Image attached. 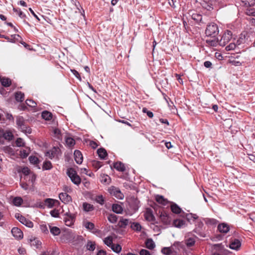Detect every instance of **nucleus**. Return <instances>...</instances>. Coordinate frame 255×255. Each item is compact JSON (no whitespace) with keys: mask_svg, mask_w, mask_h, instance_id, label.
Listing matches in <instances>:
<instances>
[{"mask_svg":"<svg viewBox=\"0 0 255 255\" xmlns=\"http://www.w3.org/2000/svg\"><path fill=\"white\" fill-rule=\"evenodd\" d=\"M219 32L218 25L216 23L212 22L207 25L205 33L207 36L215 37L218 34Z\"/></svg>","mask_w":255,"mask_h":255,"instance_id":"obj_1","label":"nucleus"},{"mask_svg":"<svg viewBox=\"0 0 255 255\" xmlns=\"http://www.w3.org/2000/svg\"><path fill=\"white\" fill-rule=\"evenodd\" d=\"M67 174L73 183L76 185L80 184L81 180L77 175L76 171L73 168H69L67 170Z\"/></svg>","mask_w":255,"mask_h":255,"instance_id":"obj_2","label":"nucleus"},{"mask_svg":"<svg viewBox=\"0 0 255 255\" xmlns=\"http://www.w3.org/2000/svg\"><path fill=\"white\" fill-rule=\"evenodd\" d=\"M232 33L230 30H226L219 40V44L221 46H225L232 38Z\"/></svg>","mask_w":255,"mask_h":255,"instance_id":"obj_3","label":"nucleus"},{"mask_svg":"<svg viewBox=\"0 0 255 255\" xmlns=\"http://www.w3.org/2000/svg\"><path fill=\"white\" fill-rule=\"evenodd\" d=\"M61 154V150L58 147L54 146L52 149L46 152L45 155L50 159L58 158Z\"/></svg>","mask_w":255,"mask_h":255,"instance_id":"obj_4","label":"nucleus"},{"mask_svg":"<svg viewBox=\"0 0 255 255\" xmlns=\"http://www.w3.org/2000/svg\"><path fill=\"white\" fill-rule=\"evenodd\" d=\"M108 191L111 195L114 196L119 199H123L124 198V196L123 194L121 192L120 190L117 187L112 186L109 188Z\"/></svg>","mask_w":255,"mask_h":255,"instance_id":"obj_5","label":"nucleus"},{"mask_svg":"<svg viewBox=\"0 0 255 255\" xmlns=\"http://www.w3.org/2000/svg\"><path fill=\"white\" fill-rule=\"evenodd\" d=\"M15 217L21 223L25 225L26 227L29 228L33 227V223L31 221L26 219L24 217L22 216L20 214H16Z\"/></svg>","mask_w":255,"mask_h":255,"instance_id":"obj_6","label":"nucleus"},{"mask_svg":"<svg viewBox=\"0 0 255 255\" xmlns=\"http://www.w3.org/2000/svg\"><path fill=\"white\" fill-rule=\"evenodd\" d=\"M16 123L18 127L22 131H26V127L25 125V120L22 117H17Z\"/></svg>","mask_w":255,"mask_h":255,"instance_id":"obj_7","label":"nucleus"},{"mask_svg":"<svg viewBox=\"0 0 255 255\" xmlns=\"http://www.w3.org/2000/svg\"><path fill=\"white\" fill-rule=\"evenodd\" d=\"M203 225H204L202 222H198L197 224L196 225L195 228L193 230L194 232H195V233H196L199 236L202 237H205V234L202 230Z\"/></svg>","mask_w":255,"mask_h":255,"instance_id":"obj_8","label":"nucleus"},{"mask_svg":"<svg viewBox=\"0 0 255 255\" xmlns=\"http://www.w3.org/2000/svg\"><path fill=\"white\" fill-rule=\"evenodd\" d=\"M129 208L131 211V212L129 211V213H127V214L131 215L138 210L139 208V201L136 200L132 201L129 203Z\"/></svg>","mask_w":255,"mask_h":255,"instance_id":"obj_9","label":"nucleus"},{"mask_svg":"<svg viewBox=\"0 0 255 255\" xmlns=\"http://www.w3.org/2000/svg\"><path fill=\"white\" fill-rule=\"evenodd\" d=\"M11 232L13 236L16 239L20 240L23 238V233L19 228L14 227L12 229Z\"/></svg>","mask_w":255,"mask_h":255,"instance_id":"obj_10","label":"nucleus"},{"mask_svg":"<svg viewBox=\"0 0 255 255\" xmlns=\"http://www.w3.org/2000/svg\"><path fill=\"white\" fill-rule=\"evenodd\" d=\"M59 198L60 200L64 203L66 204L72 200V198L70 196H69L66 193H61L59 195Z\"/></svg>","mask_w":255,"mask_h":255,"instance_id":"obj_11","label":"nucleus"},{"mask_svg":"<svg viewBox=\"0 0 255 255\" xmlns=\"http://www.w3.org/2000/svg\"><path fill=\"white\" fill-rule=\"evenodd\" d=\"M74 221V215L71 214H66V217L64 218L65 225L67 226H72Z\"/></svg>","mask_w":255,"mask_h":255,"instance_id":"obj_12","label":"nucleus"},{"mask_svg":"<svg viewBox=\"0 0 255 255\" xmlns=\"http://www.w3.org/2000/svg\"><path fill=\"white\" fill-rule=\"evenodd\" d=\"M74 155L76 162L79 164H81L83 162V155L81 152L78 150H76Z\"/></svg>","mask_w":255,"mask_h":255,"instance_id":"obj_13","label":"nucleus"},{"mask_svg":"<svg viewBox=\"0 0 255 255\" xmlns=\"http://www.w3.org/2000/svg\"><path fill=\"white\" fill-rule=\"evenodd\" d=\"M241 243L240 240L238 239H234L233 240L230 245V248L231 249L238 250L241 247Z\"/></svg>","mask_w":255,"mask_h":255,"instance_id":"obj_14","label":"nucleus"},{"mask_svg":"<svg viewBox=\"0 0 255 255\" xmlns=\"http://www.w3.org/2000/svg\"><path fill=\"white\" fill-rule=\"evenodd\" d=\"M229 226L225 223H222L218 225V230L221 233H227L229 231Z\"/></svg>","mask_w":255,"mask_h":255,"instance_id":"obj_15","label":"nucleus"},{"mask_svg":"<svg viewBox=\"0 0 255 255\" xmlns=\"http://www.w3.org/2000/svg\"><path fill=\"white\" fill-rule=\"evenodd\" d=\"M30 245L36 249H38L41 247V242L37 238H31L29 239Z\"/></svg>","mask_w":255,"mask_h":255,"instance_id":"obj_16","label":"nucleus"},{"mask_svg":"<svg viewBox=\"0 0 255 255\" xmlns=\"http://www.w3.org/2000/svg\"><path fill=\"white\" fill-rule=\"evenodd\" d=\"M114 167L119 171L124 172L126 170L125 165L120 161L115 163Z\"/></svg>","mask_w":255,"mask_h":255,"instance_id":"obj_17","label":"nucleus"},{"mask_svg":"<svg viewBox=\"0 0 255 255\" xmlns=\"http://www.w3.org/2000/svg\"><path fill=\"white\" fill-rule=\"evenodd\" d=\"M186 222L181 219H176L173 221V225L175 227L181 228L185 226Z\"/></svg>","mask_w":255,"mask_h":255,"instance_id":"obj_18","label":"nucleus"},{"mask_svg":"<svg viewBox=\"0 0 255 255\" xmlns=\"http://www.w3.org/2000/svg\"><path fill=\"white\" fill-rule=\"evenodd\" d=\"M156 201L159 204L162 205H166L168 204V201L166 199H165L163 196L157 195L155 197Z\"/></svg>","mask_w":255,"mask_h":255,"instance_id":"obj_19","label":"nucleus"},{"mask_svg":"<svg viewBox=\"0 0 255 255\" xmlns=\"http://www.w3.org/2000/svg\"><path fill=\"white\" fill-rule=\"evenodd\" d=\"M161 221L165 224H167L170 222L169 218L165 212H161L160 215Z\"/></svg>","mask_w":255,"mask_h":255,"instance_id":"obj_20","label":"nucleus"},{"mask_svg":"<svg viewBox=\"0 0 255 255\" xmlns=\"http://www.w3.org/2000/svg\"><path fill=\"white\" fill-rule=\"evenodd\" d=\"M49 228L50 229V233L53 236H58L60 234L61 231L59 228L57 227L52 226L50 225H49Z\"/></svg>","mask_w":255,"mask_h":255,"instance_id":"obj_21","label":"nucleus"},{"mask_svg":"<svg viewBox=\"0 0 255 255\" xmlns=\"http://www.w3.org/2000/svg\"><path fill=\"white\" fill-rule=\"evenodd\" d=\"M112 210L116 213L120 214L122 213L123 209L120 205L114 204L112 206Z\"/></svg>","mask_w":255,"mask_h":255,"instance_id":"obj_22","label":"nucleus"},{"mask_svg":"<svg viewBox=\"0 0 255 255\" xmlns=\"http://www.w3.org/2000/svg\"><path fill=\"white\" fill-rule=\"evenodd\" d=\"M41 116L46 121H50L52 118V114L47 111H43L42 113Z\"/></svg>","mask_w":255,"mask_h":255,"instance_id":"obj_23","label":"nucleus"},{"mask_svg":"<svg viewBox=\"0 0 255 255\" xmlns=\"http://www.w3.org/2000/svg\"><path fill=\"white\" fill-rule=\"evenodd\" d=\"M58 201L57 200H54V199H50V198L46 199L45 200V204L48 208H52L54 206L55 203H58Z\"/></svg>","mask_w":255,"mask_h":255,"instance_id":"obj_24","label":"nucleus"},{"mask_svg":"<svg viewBox=\"0 0 255 255\" xmlns=\"http://www.w3.org/2000/svg\"><path fill=\"white\" fill-rule=\"evenodd\" d=\"M97 153L101 159H104L107 156V153L106 150L103 148H101L98 149Z\"/></svg>","mask_w":255,"mask_h":255,"instance_id":"obj_25","label":"nucleus"},{"mask_svg":"<svg viewBox=\"0 0 255 255\" xmlns=\"http://www.w3.org/2000/svg\"><path fill=\"white\" fill-rule=\"evenodd\" d=\"M219 40L216 38L208 39L206 40V43L211 46H216L219 44Z\"/></svg>","mask_w":255,"mask_h":255,"instance_id":"obj_26","label":"nucleus"},{"mask_svg":"<svg viewBox=\"0 0 255 255\" xmlns=\"http://www.w3.org/2000/svg\"><path fill=\"white\" fill-rule=\"evenodd\" d=\"M146 247L150 250L153 249L155 247V244L151 239H148L145 242Z\"/></svg>","mask_w":255,"mask_h":255,"instance_id":"obj_27","label":"nucleus"},{"mask_svg":"<svg viewBox=\"0 0 255 255\" xmlns=\"http://www.w3.org/2000/svg\"><path fill=\"white\" fill-rule=\"evenodd\" d=\"M15 98L17 102H22L24 100V94L21 92H17L15 94Z\"/></svg>","mask_w":255,"mask_h":255,"instance_id":"obj_28","label":"nucleus"},{"mask_svg":"<svg viewBox=\"0 0 255 255\" xmlns=\"http://www.w3.org/2000/svg\"><path fill=\"white\" fill-rule=\"evenodd\" d=\"M195 243V237H189L185 240V244L188 247H192L194 245Z\"/></svg>","mask_w":255,"mask_h":255,"instance_id":"obj_29","label":"nucleus"},{"mask_svg":"<svg viewBox=\"0 0 255 255\" xmlns=\"http://www.w3.org/2000/svg\"><path fill=\"white\" fill-rule=\"evenodd\" d=\"M0 82L1 85L5 87H9L11 85V81L9 78H1Z\"/></svg>","mask_w":255,"mask_h":255,"instance_id":"obj_30","label":"nucleus"},{"mask_svg":"<svg viewBox=\"0 0 255 255\" xmlns=\"http://www.w3.org/2000/svg\"><path fill=\"white\" fill-rule=\"evenodd\" d=\"M171 210L173 213L175 214H179L181 211V208L176 204L171 205Z\"/></svg>","mask_w":255,"mask_h":255,"instance_id":"obj_31","label":"nucleus"},{"mask_svg":"<svg viewBox=\"0 0 255 255\" xmlns=\"http://www.w3.org/2000/svg\"><path fill=\"white\" fill-rule=\"evenodd\" d=\"M83 226L85 228L89 230H92L94 229L95 225L94 223L86 221L83 222Z\"/></svg>","mask_w":255,"mask_h":255,"instance_id":"obj_32","label":"nucleus"},{"mask_svg":"<svg viewBox=\"0 0 255 255\" xmlns=\"http://www.w3.org/2000/svg\"><path fill=\"white\" fill-rule=\"evenodd\" d=\"M65 142L66 145L69 147H72L75 144V140L73 138L70 137H67L65 138Z\"/></svg>","mask_w":255,"mask_h":255,"instance_id":"obj_33","label":"nucleus"},{"mask_svg":"<svg viewBox=\"0 0 255 255\" xmlns=\"http://www.w3.org/2000/svg\"><path fill=\"white\" fill-rule=\"evenodd\" d=\"M129 223V220L122 218L119 222V226L121 228H125Z\"/></svg>","mask_w":255,"mask_h":255,"instance_id":"obj_34","label":"nucleus"},{"mask_svg":"<svg viewBox=\"0 0 255 255\" xmlns=\"http://www.w3.org/2000/svg\"><path fill=\"white\" fill-rule=\"evenodd\" d=\"M83 207L84 211L86 212L91 211L94 209V206L93 205H91L86 202L83 203Z\"/></svg>","mask_w":255,"mask_h":255,"instance_id":"obj_35","label":"nucleus"},{"mask_svg":"<svg viewBox=\"0 0 255 255\" xmlns=\"http://www.w3.org/2000/svg\"><path fill=\"white\" fill-rule=\"evenodd\" d=\"M242 2L246 6H253L255 4V0H242Z\"/></svg>","mask_w":255,"mask_h":255,"instance_id":"obj_36","label":"nucleus"},{"mask_svg":"<svg viewBox=\"0 0 255 255\" xmlns=\"http://www.w3.org/2000/svg\"><path fill=\"white\" fill-rule=\"evenodd\" d=\"M110 248L114 252L117 253H120L122 250V247L119 244H113Z\"/></svg>","mask_w":255,"mask_h":255,"instance_id":"obj_37","label":"nucleus"},{"mask_svg":"<svg viewBox=\"0 0 255 255\" xmlns=\"http://www.w3.org/2000/svg\"><path fill=\"white\" fill-rule=\"evenodd\" d=\"M145 218L149 221H153L154 220V217L150 211H146L145 214Z\"/></svg>","mask_w":255,"mask_h":255,"instance_id":"obj_38","label":"nucleus"},{"mask_svg":"<svg viewBox=\"0 0 255 255\" xmlns=\"http://www.w3.org/2000/svg\"><path fill=\"white\" fill-rule=\"evenodd\" d=\"M12 202L15 206H19L22 204L23 200L21 197H16L13 199Z\"/></svg>","mask_w":255,"mask_h":255,"instance_id":"obj_39","label":"nucleus"},{"mask_svg":"<svg viewBox=\"0 0 255 255\" xmlns=\"http://www.w3.org/2000/svg\"><path fill=\"white\" fill-rule=\"evenodd\" d=\"M205 223L208 225H215L217 224L218 221L214 219L206 218L205 219Z\"/></svg>","mask_w":255,"mask_h":255,"instance_id":"obj_40","label":"nucleus"},{"mask_svg":"<svg viewBox=\"0 0 255 255\" xmlns=\"http://www.w3.org/2000/svg\"><path fill=\"white\" fill-rule=\"evenodd\" d=\"M52 167V163L49 161H45L44 162L42 168L44 170H49Z\"/></svg>","mask_w":255,"mask_h":255,"instance_id":"obj_41","label":"nucleus"},{"mask_svg":"<svg viewBox=\"0 0 255 255\" xmlns=\"http://www.w3.org/2000/svg\"><path fill=\"white\" fill-rule=\"evenodd\" d=\"M104 242V243L109 247H111L112 246V245L113 244V238L111 236H108V237H106L105 239Z\"/></svg>","mask_w":255,"mask_h":255,"instance_id":"obj_42","label":"nucleus"},{"mask_svg":"<svg viewBox=\"0 0 255 255\" xmlns=\"http://www.w3.org/2000/svg\"><path fill=\"white\" fill-rule=\"evenodd\" d=\"M131 228L136 231H140L141 229V226L138 223H133L131 224Z\"/></svg>","mask_w":255,"mask_h":255,"instance_id":"obj_43","label":"nucleus"},{"mask_svg":"<svg viewBox=\"0 0 255 255\" xmlns=\"http://www.w3.org/2000/svg\"><path fill=\"white\" fill-rule=\"evenodd\" d=\"M29 153V149L28 148L23 149L20 151L19 155L22 158L26 157Z\"/></svg>","mask_w":255,"mask_h":255,"instance_id":"obj_44","label":"nucleus"},{"mask_svg":"<svg viewBox=\"0 0 255 255\" xmlns=\"http://www.w3.org/2000/svg\"><path fill=\"white\" fill-rule=\"evenodd\" d=\"M109 221L112 223H115L118 220L117 216L115 214H110L108 217Z\"/></svg>","mask_w":255,"mask_h":255,"instance_id":"obj_45","label":"nucleus"},{"mask_svg":"<svg viewBox=\"0 0 255 255\" xmlns=\"http://www.w3.org/2000/svg\"><path fill=\"white\" fill-rule=\"evenodd\" d=\"M87 249L93 251L95 249V244L94 242L88 241L86 246Z\"/></svg>","mask_w":255,"mask_h":255,"instance_id":"obj_46","label":"nucleus"},{"mask_svg":"<svg viewBox=\"0 0 255 255\" xmlns=\"http://www.w3.org/2000/svg\"><path fill=\"white\" fill-rule=\"evenodd\" d=\"M192 19L196 22H200L202 20V16L201 14L198 13H193L192 15Z\"/></svg>","mask_w":255,"mask_h":255,"instance_id":"obj_47","label":"nucleus"},{"mask_svg":"<svg viewBox=\"0 0 255 255\" xmlns=\"http://www.w3.org/2000/svg\"><path fill=\"white\" fill-rule=\"evenodd\" d=\"M95 201L97 203H98L102 205L104 204L105 200H104L103 196L102 195H98L96 197Z\"/></svg>","mask_w":255,"mask_h":255,"instance_id":"obj_48","label":"nucleus"},{"mask_svg":"<svg viewBox=\"0 0 255 255\" xmlns=\"http://www.w3.org/2000/svg\"><path fill=\"white\" fill-rule=\"evenodd\" d=\"M161 252L163 254L166 255H171L172 254V251L170 248L164 247L162 250Z\"/></svg>","mask_w":255,"mask_h":255,"instance_id":"obj_49","label":"nucleus"},{"mask_svg":"<svg viewBox=\"0 0 255 255\" xmlns=\"http://www.w3.org/2000/svg\"><path fill=\"white\" fill-rule=\"evenodd\" d=\"M3 137L5 139L10 140L12 139L13 134L10 131H5L3 133Z\"/></svg>","mask_w":255,"mask_h":255,"instance_id":"obj_50","label":"nucleus"},{"mask_svg":"<svg viewBox=\"0 0 255 255\" xmlns=\"http://www.w3.org/2000/svg\"><path fill=\"white\" fill-rule=\"evenodd\" d=\"M53 132L55 136L58 139H61L62 136L61 134V131L58 128H55L53 130Z\"/></svg>","mask_w":255,"mask_h":255,"instance_id":"obj_51","label":"nucleus"},{"mask_svg":"<svg viewBox=\"0 0 255 255\" xmlns=\"http://www.w3.org/2000/svg\"><path fill=\"white\" fill-rule=\"evenodd\" d=\"M26 104L29 107L34 108L36 106V103L31 99H27L25 101Z\"/></svg>","mask_w":255,"mask_h":255,"instance_id":"obj_52","label":"nucleus"},{"mask_svg":"<svg viewBox=\"0 0 255 255\" xmlns=\"http://www.w3.org/2000/svg\"><path fill=\"white\" fill-rule=\"evenodd\" d=\"M92 165L94 167L98 169L102 166V164L100 161L94 160L92 162Z\"/></svg>","mask_w":255,"mask_h":255,"instance_id":"obj_53","label":"nucleus"},{"mask_svg":"<svg viewBox=\"0 0 255 255\" xmlns=\"http://www.w3.org/2000/svg\"><path fill=\"white\" fill-rule=\"evenodd\" d=\"M246 14L248 15L255 16V9L254 8L247 9Z\"/></svg>","mask_w":255,"mask_h":255,"instance_id":"obj_54","label":"nucleus"},{"mask_svg":"<svg viewBox=\"0 0 255 255\" xmlns=\"http://www.w3.org/2000/svg\"><path fill=\"white\" fill-rule=\"evenodd\" d=\"M110 177L107 175H103L102 176L101 182L104 183H109L110 182Z\"/></svg>","mask_w":255,"mask_h":255,"instance_id":"obj_55","label":"nucleus"},{"mask_svg":"<svg viewBox=\"0 0 255 255\" xmlns=\"http://www.w3.org/2000/svg\"><path fill=\"white\" fill-rule=\"evenodd\" d=\"M16 145L17 146H23L24 145L23 140L21 138H18L15 141Z\"/></svg>","mask_w":255,"mask_h":255,"instance_id":"obj_56","label":"nucleus"},{"mask_svg":"<svg viewBox=\"0 0 255 255\" xmlns=\"http://www.w3.org/2000/svg\"><path fill=\"white\" fill-rule=\"evenodd\" d=\"M29 160L30 163L36 164L38 163V159L35 156H30L29 157Z\"/></svg>","mask_w":255,"mask_h":255,"instance_id":"obj_57","label":"nucleus"},{"mask_svg":"<svg viewBox=\"0 0 255 255\" xmlns=\"http://www.w3.org/2000/svg\"><path fill=\"white\" fill-rule=\"evenodd\" d=\"M40 229L41 231L45 234H47L48 233V229L47 227V226L45 224L40 225Z\"/></svg>","mask_w":255,"mask_h":255,"instance_id":"obj_58","label":"nucleus"},{"mask_svg":"<svg viewBox=\"0 0 255 255\" xmlns=\"http://www.w3.org/2000/svg\"><path fill=\"white\" fill-rule=\"evenodd\" d=\"M236 47V45L234 43H231L226 47V49L227 51L232 50L235 49Z\"/></svg>","mask_w":255,"mask_h":255,"instance_id":"obj_59","label":"nucleus"},{"mask_svg":"<svg viewBox=\"0 0 255 255\" xmlns=\"http://www.w3.org/2000/svg\"><path fill=\"white\" fill-rule=\"evenodd\" d=\"M13 10L14 11L16 12L17 13V14L20 18H23L25 17V15L20 9L17 10L14 8Z\"/></svg>","mask_w":255,"mask_h":255,"instance_id":"obj_60","label":"nucleus"},{"mask_svg":"<svg viewBox=\"0 0 255 255\" xmlns=\"http://www.w3.org/2000/svg\"><path fill=\"white\" fill-rule=\"evenodd\" d=\"M71 72L79 80H81V78L79 73L75 70H71Z\"/></svg>","mask_w":255,"mask_h":255,"instance_id":"obj_61","label":"nucleus"},{"mask_svg":"<svg viewBox=\"0 0 255 255\" xmlns=\"http://www.w3.org/2000/svg\"><path fill=\"white\" fill-rule=\"evenodd\" d=\"M140 255H150L149 252L145 249H142L139 252Z\"/></svg>","mask_w":255,"mask_h":255,"instance_id":"obj_62","label":"nucleus"},{"mask_svg":"<svg viewBox=\"0 0 255 255\" xmlns=\"http://www.w3.org/2000/svg\"><path fill=\"white\" fill-rule=\"evenodd\" d=\"M22 172L25 175H28L30 173V170L27 167H23L22 169Z\"/></svg>","mask_w":255,"mask_h":255,"instance_id":"obj_63","label":"nucleus"},{"mask_svg":"<svg viewBox=\"0 0 255 255\" xmlns=\"http://www.w3.org/2000/svg\"><path fill=\"white\" fill-rule=\"evenodd\" d=\"M186 217L188 220H190L191 218H193L194 220H195L198 218V216L197 215L192 214H188L187 215Z\"/></svg>","mask_w":255,"mask_h":255,"instance_id":"obj_64","label":"nucleus"}]
</instances>
